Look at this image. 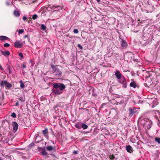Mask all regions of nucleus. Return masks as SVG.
Returning a JSON list of instances; mask_svg holds the SVG:
<instances>
[{"label":"nucleus","mask_w":160,"mask_h":160,"mask_svg":"<svg viewBox=\"0 0 160 160\" xmlns=\"http://www.w3.org/2000/svg\"><path fill=\"white\" fill-rule=\"evenodd\" d=\"M53 87L55 89H53L52 92L56 95L62 94V90L66 88L64 84L61 83H54Z\"/></svg>","instance_id":"1"},{"label":"nucleus","mask_w":160,"mask_h":160,"mask_svg":"<svg viewBox=\"0 0 160 160\" xmlns=\"http://www.w3.org/2000/svg\"><path fill=\"white\" fill-rule=\"evenodd\" d=\"M51 67L53 69V72L54 75L58 77H60L61 76L62 72L56 66L53 65H51Z\"/></svg>","instance_id":"2"},{"label":"nucleus","mask_w":160,"mask_h":160,"mask_svg":"<svg viewBox=\"0 0 160 160\" xmlns=\"http://www.w3.org/2000/svg\"><path fill=\"white\" fill-rule=\"evenodd\" d=\"M139 110L138 108H130L129 109V115L130 117L132 116L134 114L138 112Z\"/></svg>","instance_id":"3"},{"label":"nucleus","mask_w":160,"mask_h":160,"mask_svg":"<svg viewBox=\"0 0 160 160\" xmlns=\"http://www.w3.org/2000/svg\"><path fill=\"white\" fill-rule=\"evenodd\" d=\"M118 81V82L121 83L122 85V87L123 88H126L127 87V82L126 79L124 76L121 78Z\"/></svg>","instance_id":"4"},{"label":"nucleus","mask_w":160,"mask_h":160,"mask_svg":"<svg viewBox=\"0 0 160 160\" xmlns=\"http://www.w3.org/2000/svg\"><path fill=\"white\" fill-rule=\"evenodd\" d=\"M151 121L148 119V121H147V122H145V125H144L143 126L146 129H149L151 127Z\"/></svg>","instance_id":"5"},{"label":"nucleus","mask_w":160,"mask_h":160,"mask_svg":"<svg viewBox=\"0 0 160 160\" xmlns=\"http://www.w3.org/2000/svg\"><path fill=\"white\" fill-rule=\"evenodd\" d=\"M147 121H148V119L146 118H143L142 117H140L139 120L138 122L141 123L142 126L145 125V124Z\"/></svg>","instance_id":"6"},{"label":"nucleus","mask_w":160,"mask_h":160,"mask_svg":"<svg viewBox=\"0 0 160 160\" xmlns=\"http://www.w3.org/2000/svg\"><path fill=\"white\" fill-rule=\"evenodd\" d=\"M115 74L117 78L118 79H120L123 76L122 75L118 70H117L115 72Z\"/></svg>","instance_id":"7"},{"label":"nucleus","mask_w":160,"mask_h":160,"mask_svg":"<svg viewBox=\"0 0 160 160\" xmlns=\"http://www.w3.org/2000/svg\"><path fill=\"white\" fill-rule=\"evenodd\" d=\"M12 126L13 128V132H16L18 129V125L17 123L15 122H14L12 123Z\"/></svg>","instance_id":"8"},{"label":"nucleus","mask_w":160,"mask_h":160,"mask_svg":"<svg viewBox=\"0 0 160 160\" xmlns=\"http://www.w3.org/2000/svg\"><path fill=\"white\" fill-rule=\"evenodd\" d=\"M42 132L43 135L47 138H48V129L47 128L42 131Z\"/></svg>","instance_id":"9"},{"label":"nucleus","mask_w":160,"mask_h":160,"mask_svg":"<svg viewBox=\"0 0 160 160\" xmlns=\"http://www.w3.org/2000/svg\"><path fill=\"white\" fill-rule=\"evenodd\" d=\"M15 46L17 48H20L22 46V44L19 41H16L14 43Z\"/></svg>","instance_id":"10"},{"label":"nucleus","mask_w":160,"mask_h":160,"mask_svg":"<svg viewBox=\"0 0 160 160\" xmlns=\"http://www.w3.org/2000/svg\"><path fill=\"white\" fill-rule=\"evenodd\" d=\"M126 150L128 152L131 153L132 152V149L131 146L128 145L126 147Z\"/></svg>","instance_id":"11"},{"label":"nucleus","mask_w":160,"mask_h":160,"mask_svg":"<svg viewBox=\"0 0 160 160\" xmlns=\"http://www.w3.org/2000/svg\"><path fill=\"white\" fill-rule=\"evenodd\" d=\"M121 45L122 47L125 48L127 47V44L124 40L122 39Z\"/></svg>","instance_id":"12"},{"label":"nucleus","mask_w":160,"mask_h":160,"mask_svg":"<svg viewBox=\"0 0 160 160\" xmlns=\"http://www.w3.org/2000/svg\"><path fill=\"white\" fill-rule=\"evenodd\" d=\"M1 52L5 56H6V55L8 56L10 55V52L8 51H1Z\"/></svg>","instance_id":"13"},{"label":"nucleus","mask_w":160,"mask_h":160,"mask_svg":"<svg viewBox=\"0 0 160 160\" xmlns=\"http://www.w3.org/2000/svg\"><path fill=\"white\" fill-rule=\"evenodd\" d=\"M8 38L4 36H0V40L3 41L8 39Z\"/></svg>","instance_id":"14"},{"label":"nucleus","mask_w":160,"mask_h":160,"mask_svg":"<svg viewBox=\"0 0 160 160\" xmlns=\"http://www.w3.org/2000/svg\"><path fill=\"white\" fill-rule=\"evenodd\" d=\"M14 14L16 17H19L20 16L19 11L18 10H15L14 12Z\"/></svg>","instance_id":"15"},{"label":"nucleus","mask_w":160,"mask_h":160,"mask_svg":"<svg viewBox=\"0 0 160 160\" xmlns=\"http://www.w3.org/2000/svg\"><path fill=\"white\" fill-rule=\"evenodd\" d=\"M130 85L131 87H132L134 88H135L136 86V84L134 82H131L130 84Z\"/></svg>","instance_id":"16"},{"label":"nucleus","mask_w":160,"mask_h":160,"mask_svg":"<svg viewBox=\"0 0 160 160\" xmlns=\"http://www.w3.org/2000/svg\"><path fill=\"white\" fill-rule=\"evenodd\" d=\"M53 148L51 146H48L46 148L47 150L49 151H52Z\"/></svg>","instance_id":"17"},{"label":"nucleus","mask_w":160,"mask_h":160,"mask_svg":"<svg viewBox=\"0 0 160 160\" xmlns=\"http://www.w3.org/2000/svg\"><path fill=\"white\" fill-rule=\"evenodd\" d=\"M19 82L20 83V86L21 88L22 89L24 88L25 87V85L23 84V82L22 80H21Z\"/></svg>","instance_id":"18"},{"label":"nucleus","mask_w":160,"mask_h":160,"mask_svg":"<svg viewBox=\"0 0 160 160\" xmlns=\"http://www.w3.org/2000/svg\"><path fill=\"white\" fill-rule=\"evenodd\" d=\"M5 85L8 88H10L12 87V85L9 82H5Z\"/></svg>","instance_id":"19"},{"label":"nucleus","mask_w":160,"mask_h":160,"mask_svg":"<svg viewBox=\"0 0 160 160\" xmlns=\"http://www.w3.org/2000/svg\"><path fill=\"white\" fill-rule=\"evenodd\" d=\"M88 127V126L87 125L85 124H82V128L84 129H87Z\"/></svg>","instance_id":"20"},{"label":"nucleus","mask_w":160,"mask_h":160,"mask_svg":"<svg viewBox=\"0 0 160 160\" xmlns=\"http://www.w3.org/2000/svg\"><path fill=\"white\" fill-rule=\"evenodd\" d=\"M155 141L158 142V143L160 144V138H156L155 139Z\"/></svg>","instance_id":"21"},{"label":"nucleus","mask_w":160,"mask_h":160,"mask_svg":"<svg viewBox=\"0 0 160 160\" xmlns=\"http://www.w3.org/2000/svg\"><path fill=\"white\" fill-rule=\"evenodd\" d=\"M41 26V28L42 30H44L46 28V27L44 24H42Z\"/></svg>","instance_id":"22"},{"label":"nucleus","mask_w":160,"mask_h":160,"mask_svg":"<svg viewBox=\"0 0 160 160\" xmlns=\"http://www.w3.org/2000/svg\"><path fill=\"white\" fill-rule=\"evenodd\" d=\"M38 15L36 14H34L32 16V18L33 19L35 20L38 18Z\"/></svg>","instance_id":"23"},{"label":"nucleus","mask_w":160,"mask_h":160,"mask_svg":"<svg viewBox=\"0 0 160 160\" xmlns=\"http://www.w3.org/2000/svg\"><path fill=\"white\" fill-rule=\"evenodd\" d=\"M6 82V81H2L1 83V86H4V85H5V84L6 83L4 82Z\"/></svg>","instance_id":"24"},{"label":"nucleus","mask_w":160,"mask_h":160,"mask_svg":"<svg viewBox=\"0 0 160 160\" xmlns=\"http://www.w3.org/2000/svg\"><path fill=\"white\" fill-rule=\"evenodd\" d=\"M11 116L13 118H15L16 117V115L14 112H13L12 113Z\"/></svg>","instance_id":"25"},{"label":"nucleus","mask_w":160,"mask_h":160,"mask_svg":"<svg viewBox=\"0 0 160 160\" xmlns=\"http://www.w3.org/2000/svg\"><path fill=\"white\" fill-rule=\"evenodd\" d=\"M24 32V30L23 29H19V30L18 31V32L19 34H22V33L23 32Z\"/></svg>","instance_id":"26"},{"label":"nucleus","mask_w":160,"mask_h":160,"mask_svg":"<svg viewBox=\"0 0 160 160\" xmlns=\"http://www.w3.org/2000/svg\"><path fill=\"white\" fill-rule=\"evenodd\" d=\"M73 32L75 33H78V31L77 29H75L73 30Z\"/></svg>","instance_id":"27"},{"label":"nucleus","mask_w":160,"mask_h":160,"mask_svg":"<svg viewBox=\"0 0 160 160\" xmlns=\"http://www.w3.org/2000/svg\"><path fill=\"white\" fill-rule=\"evenodd\" d=\"M19 56L22 58L23 59L24 58L23 57V55L22 53H20L19 54Z\"/></svg>","instance_id":"28"},{"label":"nucleus","mask_w":160,"mask_h":160,"mask_svg":"<svg viewBox=\"0 0 160 160\" xmlns=\"http://www.w3.org/2000/svg\"><path fill=\"white\" fill-rule=\"evenodd\" d=\"M10 46V44L8 43H5L4 44V47H8Z\"/></svg>","instance_id":"29"},{"label":"nucleus","mask_w":160,"mask_h":160,"mask_svg":"<svg viewBox=\"0 0 160 160\" xmlns=\"http://www.w3.org/2000/svg\"><path fill=\"white\" fill-rule=\"evenodd\" d=\"M42 154L43 155H45L47 154V152L45 150H43V151H42Z\"/></svg>","instance_id":"30"},{"label":"nucleus","mask_w":160,"mask_h":160,"mask_svg":"<svg viewBox=\"0 0 160 160\" xmlns=\"http://www.w3.org/2000/svg\"><path fill=\"white\" fill-rule=\"evenodd\" d=\"M78 47L80 49H82V46L81 45L79 44L78 45Z\"/></svg>","instance_id":"31"},{"label":"nucleus","mask_w":160,"mask_h":160,"mask_svg":"<svg viewBox=\"0 0 160 160\" xmlns=\"http://www.w3.org/2000/svg\"><path fill=\"white\" fill-rule=\"evenodd\" d=\"M78 151H74L73 152V153L74 154H77L78 153Z\"/></svg>","instance_id":"32"},{"label":"nucleus","mask_w":160,"mask_h":160,"mask_svg":"<svg viewBox=\"0 0 160 160\" xmlns=\"http://www.w3.org/2000/svg\"><path fill=\"white\" fill-rule=\"evenodd\" d=\"M22 66V67L23 68H25L26 67V66L24 65V64H23Z\"/></svg>","instance_id":"33"},{"label":"nucleus","mask_w":160,"mask_h":160,"mask_svg":"<svg viewBox=\"0 0 160 160\" xmlns=\"http://www.w3.org/2000/svg\"><path fill=\"white\" fill-rule=\"evenodd\" d=\"M27 19V17L25 16H24L23 17V19L24 20H26Z\"/></svg>","instance_id":"34"},{"label":"nucleus","mask_w":160,"mask_h":160,"mask_svg":"<svg viewBox=\"0 0 160 160\" xmlns=\"http://www.w3.org/2000/svg\"><path fill=\"white\" fill-rule=\"evenodd\" d=\"M58 8H59V9H60L61 10H62V8L61 7H60V6H58Z\"/></svg>","instance_id":"35"},{"label":"nucleus","mask_w":160,"mask_h":160,"mask_svg":"<svg viewBox=\"0 0 160 160\" xmlns=\"http://www.w3.org/2000/svg\"><path fill=\"white\" fill-rule=\"evenodd\" d=\"M18 102H17L16 103V105H15L16 106H18Z\"/></svg>","instance_id":"36"},{"label":"nucleus","mask_w":160,"mask_h":160,"mask_svg":"<svg viewBox=\"0 0 160 160\" xmlns=\"http://www.w3.org/2000/svg\"><path fill=\"white\" fill-rule=\"evenodd\" d=\"M148 145L149 147L150 146H154V145Z\"/></svg>","instance_id":"37"},{"label":"nucleus","mask_w":160,"mask_h":160,"mask_svg":"<svg viewBox=\"0 0 160 160\" xmlns=\"http://www.w3.org/2000/svg\"><path fill=\"white\" fill-rule=\"evenodd\" d=\"M98 2H99L100 1V0H97Z\"/></svg>","instance_id":"38"},{"label":"nucleus","mask_w":160,"mask_h":160,"mask_svg":"<svg viewBox=\"0 0 160 160\" xmlns=\"http://www.w3.org/2000/svg\"><path fill=\"white\" fill-rule=\"evenodd\" d=\"M152 108H153V107H154L153 105V106H152Z\"/></svg>","instance_id":"39"},{"label":"nucleus","mask_w":160,"mask_h":160,"mask_svg":"<svg viewBox=\"0 0 160 160\" xmlns=\"http://www.w3.org/2000/svg\"><path fill=\"white\" fill-rule=\"evenodd\" d=\"M159 116H160V114H159Z\"/></svg>","instance_id":"40"}]
</instances>
